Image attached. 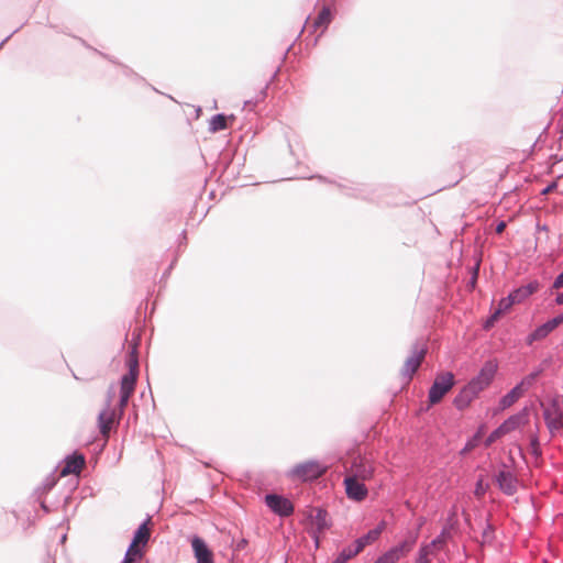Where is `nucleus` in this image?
Masks as SVG:
<instances>
[{
	"mask_svg": "<svg viewBox=\"0 0 563 563\" xmlns=\"http://www.w3.org/2000/svg\"><path fill=\"white\" fill-rule=\"evenodd\" d=\"M129 372L126 374H134V377L137 378L139 375V363L137 360L131 355L128 361Z\"/></svg>",
	"mask_w": 563,
	"mask_h": 563,
	"instance_id": "31",
	"label": "nucleus"
},
{
	"mask_svg": "<svg viewBox=\"0 0 563 563\" xmlns=\"http://www.w3.org/2000/svg\"><path fill=\"white\" fill-rule=\"evenodd\" d=\"M144 554V551H134L131 549H128L125 553V558L122 563H136L137 561L142 560Z\"/></svg>",
	"mask_w": 563,
	"mask_h": 563,
	"instance_id": "28",
	"label": "nucleus"
},
{
	"mask_svg": "<svg viewBox=\"0 0 563 563\" xmlns=\"http://www.w3.org/2000/svg\"><path fill=\"white\" fill-rule=\"evenodd\" d=\"M384 529H385V522H380L375 529L368 531L365 536L357 539L354 542V547L358 550V552L363 551V549L366 545L372 544L379 538V536Z\"/></svg>",
	"mask_w": 563,
	"mask_h": 563,
	"instance_id": "19",
	"label": "nucleus"
},
{
	"mask_svg": "<svg viewBox=\"0 0 563 563\" xmlns=\"http://www.w3.org/2000/svg\"><path fill=\"white\" fill-rule=\"evenodd\" d=\"M358 553L360 552L355 547L345 548L332 563H346L350 559L354 558Z\"/></svg>",
	"mask_w": 563,
	"mask_h": 563,
	"instance_id": "26",
	"label": "nucleus"
},
{
	"mask_svg": "<svg viewBox=\"0 0 563 563\" xmlns=\"http://www.w3.org/2000/svg\"><path fill=\"white\" fill-rule=\"evenodd\" d=\"M85 466V459L82 455H73L66 459L65 466L62 470V475L79 474Z\"/></svg>",
	"mask_w": 563,
	"mask_h": 563,
	"instance_id": "20",
	"label": "nucleus"
},
{
	"mask_svg": "<svg viewBox=\"0 0 563 563\" xmlns=\"http://www.w3.org/2000/svg\"><path fill=\"white\" fill-rule=\"evenodd\" d=\"M144 554V551H134L131 549H128L125 553V558L122 563H136L137 561L142 560Z\"/></svg>",
	"mask_w": 563,
	"mask_h": 563,
	"instance_id": "29",
	"label": "nucleus"
},
{
	"mask_svg": "<svg viewBox=\"0 0 563 563\" xmlns=\"http://www.w3.org/2000/svg\"><path fill=\"white\" fill-rule=\"evenodd\" d=\"M540 372H533L526 376L517 386L526 393L537 380L539 377Z\"/></svg>",
	"mask_w": 563,
	"mask_h": 563,
	"instance_id": "27",
	"label": "nucleus"
},
{
	"mask_svg": "<svg viewBox=\"0 0 563 563\" xmlns=\"http://www.w3.org/2000/svg\"><path fill=\"white\" fill-rule=\"evenodd\" d=\"M426 347L423 345H413L411 350L410 356L406 360L404 367H402V375L405 377L411 378L412 375L417 372L419 366L421 365L424 355H426Z\"/></svg>",
	"mask_w": 563,
	"mask_h": 563,
	"instance_id": "7",
	"label": "nucleus"
},
{
	"mask_svg": "<svg viewBox=\"0 0 563 563\" xmlns=\"http://www.w3.org/2000/svg\"><path fill=\"white\" fill-rule=\"evenodd\" d=\"M344 486L346 496L352 500L362 501L368 495V489L366 488L364 481H358L345 476Z\"/></svg>",
	"mask_w": 563,
	"mask_h": 563,
	"instance_id": "8",
	"label": "nucleus"
},
{
	"mask_svg": "<svg viewBox=\"0 0 563 563\" xmlns=\"http://www.w3.org/2000/svg\"><path fill=\"white\" fill-rule=\"evenodd\" d=\"M191 547L197 563H213V553L201 538L194 537Z\"/></svg>",
	"mask_w": 563,
	"mask_h": 563,
	"instance_id": "12",
	"label": "nucleus"
},
{
	"mask_svg": "<svg viewBox=\"0 0 563 563\" xmlns=\"http://www.w3.org/2000/svg\"><path fill=\"white\" fill-rule=\"evenodd\" d=\"M443 543L444 539L441 536L433 540L430 544L422 547L419 551V555L416 563H429V555L433 554L435 549H440Z\"/></svg>",
	"mask_w": 563,
	"mask_h": 563,
	"instance_id": "22",
	"label": "nucleus"
},
{
	"mask_svg": "<svg viewBox=\"0 0 563 563\" xmlns=\"http://www.w3.org/2000/svg\"><path fill=\"white\" fill-rule=\"evenodd\" d=\"M266 505L279 516H289L294 511L291 501L278 495H266Z\"/></svg>",
	"mask_w": 563,
	"mask_h": 563,
	"instance_id": "9",
	"label": "nucleus"
},
{
	"mask_svg": "<svg viewBox=\"0 0 563 563\" xmlns=\"http://www.w3.org/2000/svg\"><path fill=\"white\" fill-rule=\"evenodd\" d=\"M144 554V551H134L131 549H128L125 553V558L122 563H136L137 561L142 560Z\"/></svg>",
	"mask_w": 563,
	"mask_h": 563,
	"instance_id": "30",
	"label": "nucleus"
},
{
	"mask_svg": "<svg viewBox=\"0 0 563 563\" xmlns=\"http://www.w3.org/2000/svg\"><path fill=\"white\" fill-rule=\"evenodd\" d=\"M332 20L331 11L328 7L322 8L319 12L318 16L312 21L309 27H312L313 31L320 30V34H322Z\"/></svg>",
	"mask_w": 563,
	"mask_h": 563,
	"instance_id": "21",
	"label": "nucleus"
},
{
	"mask_svg": "<svg viewBox=\"0 0 563 563\" xmlns=\"http://www.w3.org/2000/svg\"><path fill=\"white\" fill-rule=\"evenodd\" d=\"M506 228V223L504 221L499 222L496 227V233L500 234L504 232Z\"/></svg>",
	"mask_w": 563,
	"mask_h": 563,
	"instance_id": "36",
	"label": "nucleus"
},
{
	"mask_svg": "<svg viewBox=\"0 0 563 563\" xmlns=\"http://www.w3.org/2000/svg\"><path fill=\"white\" fill-rule=\"evenodd\" d=\"M234 121L235 117L230 115L229 118L224 114H216L211 118L209 123V130L211 132H218L228 128V120Z\"/></svg>",
	"mask_w": 563,
	"mask_h": 563,
	"instance_id": "24",
	"label": "nucleus"
},
{
	"mask_svg": "<svg viewBox=\"0 0 563 563\" xmlns=\"http://www.w3.org/2000/svg\"><path fill=\"white\" fill-rule=\"evenodd\" d=\"M346 472V477L365 482L373 478L375 468L373 463L365 457H356Z\"/></svg>",
	"mask_w": 563,
	"mask_h": 563,
	"instance_id": "5",
	"label": "nucleus"
},
{
	"mask_svg": "<svg viewBox=\"0 0 563 563\" xmlns=\"http://www.w3.org/2000/svg\"><path fill=\"white\" fill-rule=\"evenodd\" d=\"M136 379L134 374H124L121 378L119 402L121 411L128 406L129 399L135 390Z\"/></svg>",
	"mask_w": 563,
	"mask_h": 563,
	"instance_id": "10",
	"label": "nucleus"
},
{
	"mask_svg": "<svg viewBox=\"0 0 563 563\" xmlns=\"http://www.w3.org/2000/svg\"><path fill=\"white\" fill-rule=\"evenodd\" d=\"M553 288L560 289L563 288V272L555 278L553 283Z\"/></svg>",
	"mask_w": 563,
	"mask_h": 563,
	"instance_id": "35",
	"label": "nucleus"
},
{
	"mask_svg": "<svg viewBox=\"0 0 563 563\" xmlns=\"http://www.w3.org/2000/svg\"><path fill=\"white\" fill-rule=\"evenodd\" d=\"M525 393L518 387L515 386L508 394H506L501 400L500 406L505 409L512 406L518 399H520Z\"/></svg>",
	"mask_w": 563,
	"mask_h": 563,
	"instance_id": "25",
	"label": "nucleus"
},
{
	"mask_svg": "<svg viewBox=\"0 0 563 563\" xmlns=\"http://www.w3.org/2000/svg\"><path fill=\"white\" fill-rule=\"evenodd\" d=\"M563 323V313L538 327L528 338L529 343L548 336L555 328Z\"/></svg>",
	"mask_w": 563,
	"mask_h": 563,
	"instance_id": "13",
	"label": "nucleus"
},
{
	"mask_svg": "<svg viewBox=\"0 0 563 563\" xmlns=\"http://www.w3.org/2000/svg\"><path fill=\"white\" fill-rule=\"evenodd\" d=\"M313 515H311V521L314 529L313 538L316 540V544L319 545V533H322L330 526L328 520L327 511L317 508L313 510Z\"/></svg>",
	"mask_w": 563,
	"mask_h": 563,
	"instance_id": "15",
	"label": "nucleus"
},
{
	"mask_svg": "<svg viewBox=\"0 0 563 563\" xmlns=\"http://www.w3.org/2000/svg\"><path fill=\"white\" fill-rule=\"evenodd\" d=\"M538 289H539V283L531 282L526 286L517 288L509 295L512 299V302L515 305H518V303H521L522 301H525L528 297H530L532 294H534Z\"/></svg>",
	"mask_w": 563,
	"mask_h": 563,
	"instance_id": "18",
	"label": "nucleus"
},
{
	"mask_svg": "<svg viewBox=\"0 0 563 563\" xmlns=\"http://www.w3.org/2000/svg\"><path fill=\"white\" fill-rule=\"evenodd\" d=\"M558 305H563V292L559 294L555 298Z\"/></svg>",
	"mask_w": 563,
	"mask_h": 563,
	"instance_id": "37",
	"label": "nucleus"
},
{
	"mask_svg": "<svg viewBox=\"0 0 563 563\" xmlns=\"http://www.w3.org/2000/svg\"><path fill=\"white\" fill-rule=\"evenodd\" d=\"M541 407L543 409V419L545 424L551 433V435H556L559 432L563 431V406L562 399L553 398L549 402H541Z\"/></svg>",
	"mask_w": 563,
	"mask_h": 563,
	"instance_id": "2",
	"label": "nucleus"
},
{
	"mask_svg": "<svg viewBox=\"0 0 563 563\" xmlns=\"http://www.w3.org/2000/svg\"><path fill=\"white\" fill-rule=\"evenodd\" d=\"M515 303L512 302V299L510 297V295L506 298H503L499 303H498V308L495 310V312L492 314V317L488 319L487 323H486V328L493 325V323L495 321L498 320V318L508 312L511 307L514 306Z\"/></svg>",
	"mask_w": 563,
	"mask_h": 563,
	"instance_id": "23",
	"label": "nucleus"
},
{
	"mask_svg": "<svg viewBox=\"0 0 563 563\" xmlns=\"http://www.w3.org/2000/svg\"><path fill=\"white\" fill-rule=\"evenodd\" d=\"M150 523H151V519H147L144 523H142L139 527L129 549L134 550V551H143V549L146 547V544L150 540V537H151V529L148 527Z\"/></svg>",
	"mask_w": 563,
	"mask_h": 563,
	"instance_id": "14",
	"label": "nucleus"
},
{
	"mask_svg": "<svg viewBox=\"0 0 563 563\" xmlns=\"http://www.w3.org/2000/svg\"><path fill=\"white\" fill-rule=\"evenodd\" d=\"M530 446H531V450H532L533 454H536V455L540 454L539 440H538V437L536 434H533L531 437Z\"/></svg>",
	"mask_w": 563,
	"mask_h": 563,
	"instance_id": "33",
	"label": "nucleus"
},
{
	"mask_svg": "<svg viewBox=\"0 0 563 563\" xmlns=\"http://www.w3.org/2000/svg\"><path fill=\"white\" fill-rule=\"evenodd\" d=\"M528 422V409L525 408L521 412L509 417L505 420L498 428L506 435L514 430L518 429L520 426L526 424Z\"/></svg>",
	"mask_w": 563,
	"mask_h": 563,
	"instance_id": "16",
	"label": "nucleus"
},
{
	"mask_svg": "<svg viewBox=\"0 0 563 563\" xmlns=\"http://www.w3.org/2000/svg\"><path fill=\"white\" fill-rule=\"evenodd\" d=\"M327 471V466L317 461H307L297 464L291 470V476L302 482L317 479L322 476Z\"/></svg>",
	"mask_w": 563,
	"mask_h": 563,
	"instance_id": "4",
	"label": "nucleus"
},
{
	"mask_svg": "<svg viewBox=\"0 0 563 563\" xmlns=\"http://www.w3.org/2000/svg\"><path fill=\"white\" fill-rule=\"evenodd\" d=\"M497 366L493 362H487L478 375L474 377L455 397L454 404L459 409L466 408L484 389H486L494 379Z\"/></svg>",
	"mask_w": 563,
	"mask_h": 563,
	"instance_id": "1",
	"label": "nucleus"
},
{
	"mask_svg": "<svg viewBox=\"0 0 563 563\" xmlns=\"http://www.w3.org/2000/svg\"><path fill=\"white\" fill-rule=\"evenodd\" d=\"M476 445H477L476 439L468 441L465 444L464 449L461 451V454L464 455V454L471 452L473 449H475Z\"/></svg>",
	"mask_w": 563,
	"mask_h": 563,
	"instance_id": "34",
	"label": "nucleus"
},
{
	"mask_svg": "<svg viewBox=\"0 0 563 563\" xmlns=\"http://www.w3.org/2000/svg\"><path fill=\"white\" fill-rule=\"evenodd\" d=\"M505 434L500 431L499 428H497L495 431H493L489 437L485 441V445L489 446L492 445L496 440L500 439Z\"/></svg>",
	"mask_w": 563,
	"mask_h": 563,
	"instance_id": "32",
	"label": "nucleus"
},
{
	"mask_svg": "<svg viewBox=\"0 0 563 563\" xmlns=\"http://www.w3.org/2000/svg\"><path fill=\"white\" fill-rule=\"evenodd\" d=\"M415 540H405L380 555L374 563H397L406 556L413 548Z\"/></svg>",
	"mask_w": 563,
	"mask_h": 563,
	"instance_id": "6",
	"label": "nucleus"
},
{
	"mask_svg": "<svg viewBox=\"0 0 563 563\" xmlns=\"http://www.w3.org/2000/svg\"><path fill=\"white\" fill-rule=\"evenodd\" d=\"M453 385L454 375L451 372H443L438 374L429 390L430 405L440 402L444 395L451 390Z\"/></svg>",
	"mask_w": 563,
	"mask_h": 563,
	"instance_id": "3",
	"label": "nucleus"
},
{
	"mask_svg": "<svg viewBox=\"0 0 563 563\" xmlns=\"http://www.w3.org/2000/svg\"><path fill=\"white\" fill-rule=\"evenodd\" d=\"M119 418H117L113 409L110 408V401L107 408H104L98 416V426L101 435L107 440L110 431Z\"/></svg>",
	"mask_w": 563,
	"mask_h": 563,
	"instance_id": "11",
	"label": "nucleus"
},
{
	"mask_svg": "<svg viewBox=\"0 0 563 563\" xmlns=\"http://www.w3.org/2000/svg\"><path fill=\"white\" fill-rule=\"evenodd\" d=\"M497 483L501 490L508 495H512L517 488V481L511 472L503 470L497 474Z\"/></svg>",
	"mask_w": 563,
	"mask_h": 563,
	"instance_id": "17",
	"label": "nucleus"
}]
</instances>
